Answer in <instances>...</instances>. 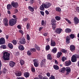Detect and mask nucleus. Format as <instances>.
Instances as JSON below:
<instances>
[{
  "instance_id": "nucleus-45",
  "label": "nucleus",
  "mask_w": 79,
  "mask_h": 79,
  "mask_svg": "<svg viewBox=\"0 0 79 79\" xmlns=\"http://www.w3.org/2000/svg\"><path fill=\"white\" fill-rule=\"evenodd\" d=\"M30 27V25L29 24V23H27V25L26 28L27 29H29V27Z\"/></svg>"
},
{
  "instance_id": "nucleus-34",
  "label": "nucleus",
  "mask_w": 79,
  "mask_h": 79,
  "mask_svg": "<svg viewBox=\"0 0 79 79\" xmlns=\"http://www.w3.org/2000/svg\"><path fill=\"white\" fill-rule=\"evenodd\" d=\"M55 18L57 21H59L61 19L60 16H55Z\"/></svg>"
},
{
  "instance_id": "nucleus-40",
  "label": "nucleus",
  "mask_w": 79,
  "mask_h": 79,
  "mask_svg": "<svg viewBox=\"0 0 79 79\" xmlns=\"http://www.w3.org/2000/svg\"><path fill=\"white\" fill-rule=\"evenodd\" d=\"M45 48L46 51H48V50H49V49H50V46L49 45H47L46 46Z\"/></svg>"
},
{
  "instance_id": "nucleus-52",
  "label": "nucleus",
  "mask_w": 79,
  "mask_h": 79,
  "mask_svg": "<svg viewBox=\"0 0 79 79\" xmlns=\"http://www.w3.org/2000/svg\"><path fill=\"white\" fill-rule=\"evenodd\" d=\"M76 59H79V54H76Z\"/></svg>"
},
{
  "instance_id": "nucleus-42",
  "label": "nucleus",
  "mask_w": 79,
  "mask_h": 79,
  "mask_svg": "<svg viewBox=\"0 0 79 79\" xmlns=\"http://www.w3.org/2000/svg\"><path fill=\"white\" fill-rule=\"evenodd\" d=\"M30 51L31 52H35L36 51V49H35V48H32V49H30Z\"/></svg>"
},
{
  "instance_id": "nucleus-14",
  "label": "nucleus",
  "mask_w": 79,
  "mask_h": 79,
  "mask_svg": "<svg viewBox=\"0 0 79 79\" xmlns=\"http://www.w3.org/2000/svg\"><path fill=\"white\" fill-rule=\"evenodd\" d=\"M51 24L52 26V28L53 27V25H56V21L55 19H52L51 20Z\"/></svg>"
},
{
  "instance_id": "nucleus-20",
  "label": "nucleus",
  "mask_w": 79,
  "mask_h": 79,
  "mask_svg": "<svg viewBox=\"0 0 79 79\" xmlns=\"http://www.w3.org/2000/svg\"><path fill=\"white\" fill-rule=\"evenodd\" d=\"M65 70H66V72H68V73H69V74L70 72H71V69L70 67H66L65 68Z\"/></svg>"
},
{
  "instance_id": "nucleus-28",
  "label": "nucleus",
  "mask_w": 79,
  "mask_h": 79,
  "mask_svg": "<svg viewBox=\"0 0 79 79\" xmlns=\"http://www.w3.org/2000/svg\"><path fill=\"white\" fill-rule=\"evenodd\" d=\"M15 75L17 76H21L22 75V72L21 71H19L18 72H16Z\"/></svg>"
},
{
  "instance_id": "nucleus-57",
  "label": "nucleus",
  "mask_w": 79,
  "mask_h": 79,
  "mask_svg": "<svg viewBox=\"0 0 79 79\" xmlns=\"http://www.w3.org/2000/svg\"><path fill=\"white\" fill-rule=\"evenodd\" d=\"M41 15H42V16H44V12H43V11H40V12Z\"/></svg>"
},
{
  "instance_id": "nucleus-30",
  "label": "nucleus",
  "mask_w": 79,
  "mask_h": 79,
  "mask_svg": "<svg viewBox=\"0 0 79 79\" xmlns=\"http://www.w3.org/2000/svg\"><path fill=\"white\" fill-rule=\"evenodd\" d=\"M53 67L55 70H59V67L57 65H54L53 66Z\"/></svg>"
},
{
  "instance_id": "nucleus-6",
  "label": "nucleus",
  "mask_w": 79,
  "mask_h": 79,
  "mask_svg": "<svg viewBox=\"0 0 79 79\" xmlns=\"http://www.w3.org/2000/svg\"><path fill=\"white\" fill-rule=\"evenodd\" d=\"M33 61L35 66V67H38L39 65V62L38 59H33Z\"/></svg>"
},
{
  "instance_id": "nucleus-53",
  "label": "nucleus",
  "mask_w": 79,
  "mask_h": 79,
  "mask_svg": "<svg viewBox=\"0 0 79 79\" xmlns=\"http://www.w3.org/2000/svg\"><path fill=\"white\" fill-rule=\"evenodd\" d=\"M52 28L53 30H55L56 29V25H53Z\"/></svg>"
},
{
  "instance_id": "nucleus-49",
  "label": "nucleus",
  "mask_w": 79,
  "mask_h": 79,
  "mask_svg": "<svg viewBox=\"0 0 79 79\" xmlns=\"http://www.w3.org/2000/svg\"><path fill=\"white\" fill-rule=\"evenodd\" d=\"M38 77H39L38 78L39 79H42L43 76H42V75H40V74L38 75Z\"/></svg>"
},
{
  "instance_id": "nucleus-10",
  "label": "nucleus",
  "mask_w": 79,
  "mask_h": 79,
  "mask_svg": "<svg viewBox=\"0 0 79 79\" xmlns=\"http://www.w3.org/2000/svg\"><path fill=\"white\" fill-rule=\"evenodd\" d=\"M5 43V40L4 38L2 37L0 38V45H3V44H4Z\"/></svg>"
},
{
  "instance_id": "nucleus-23",
  "label": "nucleus",
  "mask_w": 79,
  "mask_h": 79,
  "mask_svg": "<svg viewBox=\"0 0 79 79\" xmlns=\"http://www.w3.org/2000/svg\"><path fill=\"white\" fill-rule=\"evenodd\" d=\"M19 49L21 50V51H23V50L24 49L23 46V45H19Z\"/></svg>"
},
{
  "instance_id": "nucleus-24",
  "label": "nucleus",
  "mask_w": 79,
  "mask_h": 79,
  "mask_svg": "<svg viewBox=\"0 0 79 79\" xmlns=\"http://www.w3.org/2000/svg\"><path fill=\"white\" fill-rule=\"evenodd\" d=\"M28 8L30 11L31 12H34V8H33L31 6H28Z\"/></svg>"
},
{
  "instance_id": "nucleus-37",
  "label": "nucleus",
  "mask_w": 79,
  "mask_h": 79,
  "mask_svg": "<svg viewBox=\"0 0 79 79\" xmlns=\"http://www.w3.org/2000/svg\"><path fill=\"white\" fill-rule=\"evenodd\" d=\"M61 52L64 53H67V49H62L61 50Z\"/></svg>"
},
{
  "instance_id": "nucleus-21",
  "label": "nucleus",
  "mask_w": 79,
  "mask_h": 79,
  "mask_svg": "<svg viewBox=\"0 0 79 79\" xmlns=\"http://www.w3.org/2000/svg\"><path fill=\"white\" fill-rule=\"evenodd\" d=\"M40 10H42V11H44L45 10V8L44 5H41L40 7Z\"/></svg>"
},
{
  "instance_id": "nucleus-2",
  "label": "nucleus",
  "mask_w": 79,
  "mask_h": 79,
  "mask_svg": "<svg viewBox=\"0 0 79 79\" xmlns=\"http://www.w3.org/2000/svg\"><path fill=\"white\" fill-rule=\"evenodd\" d=\"M10 54L9 53L5 52L3 53V59L5 60H8L10 59Z\"/></svg>"
},
{
  "instance_id": "nucleus-61",
  "label": "nucleus",
  "mask_w": 79,
  "mask_h": 79,
  "mask_svg": "<svg viewBox=\"0 0 79 79\" xmlns=\"http://www.w3.org/2000/svg\"><path fill=\"white\" fill-rule=\"evenodd\" d=\"M17 28H18L19 29H20V30L21 29V26H20V25H19L17 26Z\"/></svg>"
},
{
  "instance_id": "nucleus-17",
  "label": "nucleus",
  "mask_w": 79,
  "mask_h": 79,
  "mask_svg": "<svg viewBox=\"0 0 79 79\" xmlns=\"http://www.w3.org/2000/svg\"><path fill=\"white\" fill-rule=\"evenodd\" d=\"M15 62H14L13 61H10L9 62V65L11 67H14L15 64Z\"/></svg>"
},
{
  "instance_id": "nucleus-8",
  "label": "nucleus",
  "mask_w": 79,
  "mask_h": 79,
  "mask_svg": "<svg viewBox=\"0 0 79 79\" xmlns=\"http://www.w3.org/2000/svg\"><path fill=\"white\" fill-rule=\"evenodd\" d=\"M62 31H63L62 29L61 28H57L55 31V32L56 33V34H60Z\"/></svg>"
},
{
  "instance_id": "nucleus-32",
  "label": "nucleus",
  "mask_w": 79,
  "mask_h": 79,
  "mask_svg": "<svg viewBox=\"0 0 79 79\" xmlns=\"http://www.w3.org/2000/svg\"><path fill=\"white\" fill-rule=\"evenodd\" d=\"M71 29H69V28H67L65 30V32L67 33H69L71 32Z\"/></svg>"
},
{
  "instance_id": "nucleus-29",
  "label": "nucleus",
  "mask_w": 79,
  "mask_h": 79,
  "mask_svg": "<svg viewBox=\"0 0 79 79\" xmlns=\"http://www.w3.org/2000/svg\"><path fill=\"white\" fill-rule=\"evenodd\" d=\"M12 6L11 5H11L10 4H8L7 5V8L8 10H10V9H11L12 8Z\"/></svg>"
},
{
  "instance_id": "nucleus-19",
  "label": "nucleus",
  "mask_w": 79,
  "mask_h": 79,
  "mask_svg": "<svg viewBox=\"0 0 79 79\" xmlns=\"http://www.w3.org/2000/svg\"><path fill=\"white\" fill-rule=\"evenodd\" d=\"M24 75L25 77H29V76H30V74L29 72H24Z\"/></svg>"
},
{
  "instance_id": "nucleus-64",
  "label": "nucleus",
  "mask_w": 79,
  "mask_h": 79,
  "mask_svg": "<svg viewBox=\"0 0 79 79\" xmlns=\"http://www.w3.org/2000/svg\"><path fill=\"white\" fill-rule=\"evenodd\" d=\"M28 19L27 18H25L24 19H23V21H26L28 20Z\"/></svg>"
},
{
  "instance_id": "nucleus-25",
  "label": "nucleus",
  "mask_w": 79,
  "mask_h": 79,
  "mask_svg": "<svg viewBox=\"0 0 79 79\" xmlns=\"http://www.w3.org/2000/svg\"><path fill=\"white\" fill-rule=\"evenodd\" d=\"M7 46L8 47H9V48L10 49H13V44H12L11 43H9L8 44Z\"/></svg>"
},
{
  "instance_id": "nucleus-47",
  "label": "nucleus",
  "mask_w": 79,
  "mask_h": 79,
  "mask_svg": "<svg viewBox=\"0 0 79 79\" xmlns=\"http://www.w3.org/2000/svg\"><path fill=\"white\" fill-rule=\"evenodd\" d=\"M41 66V67H42V66H44V62L43 61V60H42V61L41 62V63L40 64Z\"/></svg>"
},
{
  "instance_id": "nucleus-5",
  "label": "nucleus",
  "mask_w": 79,
  "mask_h": 79,
  "mask_svg": "<svg viewBox=\"0 0 79 79\" xmlns=\"http://www.w3.org/2000/svg\"><path fill=\"white\" fill-rule=\"evenodd\" d=\"M44 5L45 8H48L51 6L52 4L49 2H46Z\"/></svg>"
},
{
  "instance_id": "nucleus-62",
  "label": "nucleus",
  "mask_w": 79,
  "mask_h": 79,
  "mask_svg": "<svg viewBox=\"0 0 79 79\" xmlns=\"http://www.w3.org/2000/svg\"><path fill=\"white\" fill-rule=\"evenodd\" d=\"M76 10L77 12H79V7L77 6L76 8Z\"/></svg>"
},
{
  "instance_id": "nucleus-18",
  "label": "nucleus",
  "mask_w": 79,
  "mask_h": 79,
  "mask_svg": "<svg viewBox=\"0 0 79 79\" xmlns=\"http://www.w3.org/2000/svg\"><path fill=\"white\" fill-rule=\"evenodd\" d=\"M47 59L51 60L52 59V57L51 54H48L47 55Z\"/></svg>"
},
{
  "instance_id": "nucleus-39",
  "label": "nucleus",
  "mask_w": 79,
  "mask_h": 79,
  "mask_svg": "<svg viewBox=\"0 0 79 79\" xmlns=\"http://www.w3.org/2000/svg\"><path fill=\"white\" fill-rule=\"evenodd\" d=\"M70 38H72V39H73V38H75V35L74 34H71V35H70Z\"/></svg>"
},
{
  "instance_id": "nucleus-12",
  "label": "nucleus",
  "mask_w": 79,
  "mask_h": 79,
  "mask_svg": "<svg viewBox=\"0 0 79 79\" xmlns=\"http://www.w3.org/2000/svg\"><path fill=\"white\" fill-rule=\"evenodd\" d=\"M70 35L69 36H67L66 38V43H67V44H69L70 42Z\"/></svg>"
},
{
  "instance_id": "nucleus-63",
  "label": "nucleus",
  "mask_w": 79,
  "mask_h": 79,
  "mask_svg": "<svg viewBox=\"0 0 79 79\" xmlns=\"http://www.w3.org/2000/svg\"><path fill=\"white\" fill-rule=\"evenodd\" d=\"M43 79H49L48 77H47L46 76H44V77H43Z\"/></svg>"
},
{
  "instance_id": "nucleus-33",
  "label": "nucleus",
  "mask_w": 79,
  "mask_h": 79,
  "mask_svg": "<svg viewBox=\"0 0 79 79\" xmlns=\"http://www.w3.org/2000/svg\"><path fill=\"white\" fill-rule=\"evenodd\" d=\"M0 48L2 49H6L7 48L6 45H5L4 44H3L2 45V46H1Z\"/></svg>"
},
{
  "instance_id": "nucleus-4",
  "label": "nucleus",
  "mask_w": 79,
  "mask_h": 79,
  "mask_svg": "<svg viewBox=\"0 0 79 79\" xmlns=\"http://www.w3.org/2000/svg\"><path fill=\"white\" fill-rule=\"evenodd\" d=\"M11 5L14 8H17L19 6L18 2H15L14 1H12L11 2Z\"/></svg>"
},
{
  "instance_id": "nucleus-46",
  "label": "nucleus",
  "mask_w": 79,
  "mask_h": 79,
  "mask_svg": "<svg viewBox=\"0 0 79 79\" xmlns=\"http://www.w3.org/2000/svg\"><path fill=\"white\" fill-rule=\"evenodd\" d=\"M21 29L19 30V32H20V33H21V34H22V35H23L24 34V32L22 30H21Z\"/></svg>"
},
{
  "instance_id": "nucleus-44",
  "label": "nucleus",
  "mask_w": 79,
  "mask_h": 79,
  "mask_svg": "<svg viewBox=\"0 0 79 79\" xmlns=\"http://www.w3.org/2000/svg\"><path fill=\"white\" fill-rule=\"evenodd\" d=\"M2 72L3 73H6V72H7V69H5V68H4V69H3Z\"/></svg>"
},
{
  "instance_id": "nucleus-60",
  "label": "nucleus",
  "mask_w": 79,
  "mask_h": 79,
  "mask_svg": "<svg viewBox=\"0 0 79 79\" xmlns=\"http://www.w3.org/2000/svg\"><path fill=\"white\" fill-rule=\"evenodd\" d=\"M30 1L31 4H33V2H35V0H30Z\"/></svg>"
},
{
  "instance_id": "nucleus-7",
  "label": "nucleus",
  "mask_w": 79,
  "mask_h": 79,
  "mask_svg": "<svg viewBox=\"0 0 79 79\" xmlns=\"http://www.w3.org/2000/svg\"><path fill=\"white\" fill-rule=\"evenodd\" d=\"M8 21V20L7 18H5L3 19V23L6 27L8 26L9 23Z\"/></svg>"
},
{
  "instance_id": "nucleus-15",
  "label": "nucleus",
  "mask_w": 79,
  "mask_h": 79,
  "mask_svg": "<svg viewBox=\"0 0 79 79\" xmlns=\"http://www.w3.org/2000/svg\"><path fill=\"white\" fill-rule=\"evenodd\" d=\"M56 42L55 40H51V46H52L53 47H54L56 46Z\"/></svg>"
},
{
  "instance_id": "nucleus-1",
  "label": "nucleus",
  "mask_w": 79,
  "mask_h": 79,
  "mask_svg": "<svg viewBox=\"0 0 79 79\" xmlns=\"http://www.w3.org/2000/svg\"><path fill=\"white\" fill-rule=\"evenodd\" d=\"M13 17L14 19H10L9 22V24L10 26H14L15 25L17 22L18 18L15 15H13Z\"/></svg>"
},
{
  "instance_id": "nucleus-22",
  "label": "nucleus",
  "mask_w": 79,
  "mask_h": 79,
  "mask_svg": "<svg viewBox=\"0 0 79 79\" xmlns=\"http://www.w3.org/2000/svg\"><path fill=\"white\" fill-rule=\"evenodd\" d=\"M57 52V48H53L52 49L51 52L56 53Z\"/></svg>"
},
{
  "instance_id": "nucleus-31",
  "label": "nucleus",
  "mask_w": 79,
  "mask_h": 79,
  "mask_svg": "<svg viewBox=\"0 0 79 79\" xmlns=\"http://www.w3.org/2000/svg\"><path fill=\"white\" fill-rule=\"evenodd\" d=\"M56 10L57 12H61V8H60V7H56Z\"/></svg>"
},
{
  "instance_id": "nucleus-35",
  "label": "nucleus",
  "mask_w": 79,
  "mask_h": 79,
  "mask_svg": "<svg viewBox=\"0 0 79 79\" xmlns=\"http://www.w3.org/2000/svg\"><path fill=\"white\" fill-rule=\"evenodd\" d=\"M20 63L21 65L22 66L23 65H24L25 63L24 60H20Z\"/></svg>"
},
{
  "instance_id": "nucleus-41",
  "label": "nucleus",
  "mask_w": 79,
  "mask_h": 79,
  "mask_svg": "<svg viewBox=\"0 0 79 79\" xmlns=\"http://www.w3.org/2000/svg\"><path fill=\"white\" fill-rule=\"evenodd\" d=\"M31 70L32 72H35V70L34 67H32L31 68Z\"/></svg>"
},
{
  "instance_id": "nucleus-51",
  "label": "nucleus",
  "mask_w": 79,
  "mask_h": 79,
  "mask_svg": "<svg viewBox=\"0 0 79 79\" xmlns=\"http://www.w3.org/2000/svg\"><path fill=\"white\" fill-rule=\"evenodd\" d=\"M12 42L14 45H16L17 44L16 40H13Z\"/></svg>"
},
{
  "instance_id": "nucleus-59",
  "label": "nucleus",
  "mask_w": 79,
  "mask_h": 79,
  "mask_svg": "<svg viewBox=\"0 0 79 79\" xmlns=\"http://www.w3.org/2000/svg\"><path fill=\"white\" fill-rule=\"evenodd\" d=\"M45 23V22L44 20H42V23H41V25H44Z\"/></svg>"
},
{
  "instance_id": "nucleus-38",
  "label": "nucleus",
  "mask_w": 79,
  "mask_h": 79,
  "mask_svg": "<svg viewBox=\"0 0 79 79\" xmlns=\"http://www.w3.org/2000/svg\"><path fill=\"white\" fill-rule=\"evenodd\" d=\"M27 54L29 56H30L31 55L32 53L31 52V51H30V50H28L27 52Z\"/></svg>"
},
{
  "instance_id": "nucleus-9",
  "label": "nucleus",
  "mask_w": 79,
  "mask_h": 79,
  "mask_svg": "<svg viewBox=\"0 0 79 79\" xmlns=\"http://www.w3.org/2000/svg\"><path fill=\"white\" fill-rule=\"evenodd\" d=\"M71 61L72 63H74L75 62L77 61V59H76V54L73 55L72 56L71 58Z\"/></svg>"
},
{
  "instance_id": "nucleus-55",
  "label": "nucleus",
  "mask_w": 79,
  "mask_h": 79,
  "mask_svg": "<svg viewBox=\"0 0 79 79\" xmlns=\"http://www.w3.org/2000/svg\"><path fill=\"white\" fill-rule=\"evenodd\" d=\"M46 75L48 77H50V73L49 72H47L46 73Z\"/></svg>"
},
{
  "instance_id": "nucleus-36",
  "label": "nucleus",
  "mask_w": 79,
  "mask_h": 79,
  "mask_svg": "<svg viewBox=\"0 0 79 79\" xmlns=\"http://www.w3.org/2000/svg\"><path fill=\"white\" fill-rule=\"evenodd\" d=\"M35 48H36V49L38 50V51H40V48L39 47V46H38V45H36V44H35Z\"/></svg>"
},
{
  "instance_id": "nucleus-26",
  "label": "nucleus",
  "mask_w": 79,
  "mask_h": 79,
  "mask_svg": "<svg viewBox=\"0 0 79 79\" xmlns=\"http://www.w3.org/2000/svg\"><path fill=\"white\" fill-rule=\"evenodd\" d=\"M62 53L61 52H58V53L57 54V58H60V56L62 55Z\"/></svg>"
},
{
  "instance_id": "nucleus-16",
  "label": "nucleus",
  "mask_w": 79,
  "mask_h": 79,
  "mask_svg": "<svg viewBox=\"0 0 79 79\" xmlns=\"http://www.w3.org/2000/svg\"><path fill=\"white\" fill-rule=\"evenodd\" d=\"M71 61L70 60L66 61L65 62V65L67 66H69L71 64Z\"/></svg>"
},
{
  "instance_id": "nucleus-11",
  "label": "nucleus",
  "mask_w": 79,
  "mask_h": 79,
  "mask_svg": "<svg viewBox=\"0 0 79 79\" xmlns=\"http://www.w3.org/2000/svg\"><path fill=\"white\" fill-rule=\"evenodd\" d=\"M73 21L76 25L79 23V19L77 17H75L73 19Z\"/></svg>"
},
{
  "instance_id": "nucleus-3",
  "label": "nucleus",
  "mask_w": 79,
  "mask_h": 79,
  "mask_svg": "<svg viewBox=\"0 0 79 79\" xmlns=\"http://www.w3.org/2000/svg\"><path fill=\"white\" fill-rule=\"evenodd\" d=\"M19 42L21 44H25L26 43V39L24 38L21 37L19 39Z\"/></svg>"
},
{
  "instance_id": "nucleus-27",
  "label": "nucleus",
  "mask_w": 79,
  "mask_h": 79,
  "mask_svg": "<svg viewBox=\"0 0 79 79\" xmlns=\"http://www.w3.org/2000/svg\"><path fill=\"white\" fill-rule=\"evenodd\" d=\"M65 70V67H63L62 68V69H60V70H59V72H62V73H64Z\"/></svg>"
},
{
  "instance_id": "nucleus-50",
  "label": "nucleus",
  "mask_w": 79,
  "mask_h": 79,
  "mask_svg": "<svg viewBox=\"0 0 79 79\" xmlns=\"http://www.w3.org/2000/svg\"><path fill=\"white\" fill-rule=\"evenodd\" d=\"M27 39L28 40H30V38L29 35H27Z\"/></svg>"
},
{
  "instance_id": "nucleus-13",
  "label": "nucleus",
  "mask_w": 79,
  "mask_h": 79,
  "mask_svg": "<svg viewBox=\"0 0 79 79\" xmlns=\"http://www.w3.org/2000/svg\"><path fill=\"white\" fill-rule=\"evenodd\" d=\"M75 49L76 48L74 45L72 44V45H71V46H70V50H71V52H73L74 51H75Z\"/></svg>"
},
{
  "instance_id": "nucleus-56",
  "label": "nucleus",
  "mask_w": 79,
  "mask_h": 79,
  "mask_svg": "<svg viewBox=\"0 0 79 79\" xmlns=\"http://www.w3.org/2000/svg\"><path fill=\"white\" fill-rule=\"evenodd\" d=\"M43 29V27H40L39 28V31H40L42 30V29Z\"/></svg>"
},
{
  "instance_id": "nucleus-48",
  "label": "nucleus",
  "mask_w": 79,
  "mask_h": 79,
  "mask_svg": "<svg viewBox=\"0 0 79 79\" xmlns=\"http://www.w3.org/2000/svg\"><path fill=\"white\" fill-rule=\"evenodd\" d=\"M49 79H56L54 76H51L50 77Z\"/></svg>"
},
{
  "instance_id": "nucleus-43",
  "label": "nucleus",
  "mask_w": 79,
  "mask_h": 79,
  "mask_svg": "<svg viewBox=\"0 0 79 79\" xmlns=\"http://www.w3.org/2000/svg\"><path fill=\"white\" fill-rule=\"evenodd\" d=\"M67 59L65 57H62V60L63 62H64L65 60H66Z\"/></svg>"
},
{
  "instance_id": "nucleus-54",
  "label": "nucleus",
  "mask_w": 79,
  "mask_h": 79,
  "mask_svg": "<svg viewBox=\"0 0 79 79\" xmlns=\"http://www.w3.org/2000/svg\"><path fill=\"white\" fill-rule=\"evenodd\" d=\"M65 20L68 21L69 23H71V22H70V21L69 20V19H66Z\"/></svg>"
},
{
  "instance_id": "nucleus-58",
  "label": "nucleus",
  "mask_w": 79,
  "mask_h": 79,
  "mask_svg": "<svg viewBox=\"0 0 79 79\" xmlns=\"http://www.w3.org/2000/svg\"><path fill=\"white\" fill-rule=\"evenodd\" d=\"M48 34V32H45V33H44L43 35L44 36H47Z\"/></svg>"
}]
</instances>
